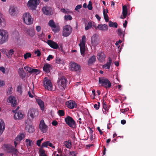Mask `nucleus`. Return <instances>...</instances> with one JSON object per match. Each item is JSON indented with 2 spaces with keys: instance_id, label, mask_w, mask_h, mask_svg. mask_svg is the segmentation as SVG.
Masks as SVG:
<instances>
[{
  "instance_id": "f257e3e1",
  "label": "nucleus",
  "mask_w": 156,
  "mask_h": 156,
  "mask_svg": "<svg viewBox=\"0 0 156 156\" xmlns=\"http://www.w3.org/2000/svg\"><path fill=\"white\" fill-rule=\"evenodd\" d=\"M99 83L104 87L106 89L110 88L112 86L110 81L106 78L100 77L99 78Z\"/></svg>"
},
{
  "instance_id": "f03ea898",
  "label": "nucleus",
  "mask_w": 156,
  "mask_h": 156,
  "mask_svg": "<svg viewBox=\"0 0 156 156\" xmlns=\"http://www.w3.org/2000/svg\"><path fill=\"white\" fill-rule=\"evenodd\" d=\"M8 34L7 31L0 30V44H2L8 41Z\"/></svg>"
},
{
  "instance_id": "7ed1b4c3",
  "label": "nucleus",
  "mask_w": 156,
  "mask_h": 156,
  "mask_svg": "<svg viewBox=\"0 0 156 156\" xmlns=\"http://www.w3.org/2000/svg\"><path fill=\"white\" fill-rule=\"evenodd\" d=\"M23 20L25 23L29 25L33 23V20H32L31 16L29 13H26L23 15Z\"/></svg>"
},
{
  "instance_id": "20e7f679",
  "label": "nucleus",
  "mask_w": 156,
  "mask_h": 156,
  "mask_svg": "<svg viewBox=\"0 0 156 156\" xmlns=\"http://www.w3.org/2000/svg\"><path fill=\"white\" fill-rule=\"evenodd\" d=\"M19 108V107L18 106L15 110H13L12 112L15 113L14 118L16 120H20L22 119L23 117V112L22 111H19L17 112Z\"/></svg>"
},
{
  "instance_id": "39448f33",
  "label": "nucleus",
  "mask_w": 156,
  "mask_h": 156,
  "mask_svg": "<svg viewBox=\"0 0 156 156\" xmlns=\"http://www.w3.org/2000/svg\"><path fill=\"white\" fill-rule=\"evenodd\" d=\"M3 147L5 151L7 153H16L18 152L17 149L15 148L13 146L10 145L4 144Z\"/></svg>"
},
{
  "instance_id": "423d86ee",
  "label": "nucleus",
  "mask_w": 156,
  "mask_h": 156,
  "mask_svg": "<svg viewBox=\"0 0 156 156\" xmlns=\"http://www.w3.org/2000/svg\"><path fill=\"white\" fill-rule=\"evenodd\" d=\"M72 29L69 25H67L63 27L62 31V35L66 37L68 36L71 33Z\"/></svg>"
},
{
  "instance_id": "0eeeda50",
  "label": "nucleus",
  "mask_w": 156,
  "mask_h": 156,
  "mask_svg": "<svg viewBox=\"0 0 156 156\" xmlns=\"http://www.w3.org/2000/svg\"><path fill=\"white\" fill-rule=\"evenodd\" d=\"M70 69L71 71L76 72L77 73L80 72L81 70V67L77 63L71 62L70 64Z\"/></svg>"
},
{
  "instance_id": "6e6552de",
  "label": "nucleus",
  "mask_w": 156,
  "mask_h": 156,
  "mask_svg": "<svg viewBox=\"0 0 156 156\" xmlns=\"http://www.w3.org/2000/svg\"><path fill=\"white\" fill-rule=\"evenodd\" d=\"M39 3V0H30L28 2L27 5L31 9L34 10Z\"/></svg>"
},
{
  "instance_id": "1a4fd4ad",
  "label": "nucleus",
  "mask_w": 156,
  "mask_h": 156,
  "mask_svg": "<svg viewBox=\"0 0 156 156\" xmlns=\"http://www.w3.org/2000/svg\"><path fill=\"white\" fill-rule=\"evenodd\" d=\"M65 121L66 123L71 127H74V126H75V122L73 118L70 116H68L65 118Z\"/></svg>"
},
{
  "instance_id": "9d476101",
  "label": "nucleus",
  "mask_w": 156,
  "mask_h": 156,
  "mask_svg": "<svg viewBox=\"0 0 156 156\" xmlns=\"http://www.w3.org/2000/svg\"><path fill=\"white\" fill-rule=\"evenodd\" d=\"M44 85L46 89L51 90L52 88V84L50 80L45 77L44 80Z\"/></svg>"
},
{
  "instance_id": "9b49d317",
  "label": "nucleus",
  "mask_w": 156,
  "mask_h": 156,
  "mask_svg": "<svg viewBox=\"0 0 156 156\" xmlns=\"http://www.w3.org/2000/svg\"><path fill=\"white\" fill-rule=\"evenodd\" d=\"M100 39L98 36L96 34H94L91 37V42L92 45L96 46L100 43Z\"/></svg>"
},
{
  "instance_id": "f8f14e48",
  "label": "nucleus",
  "mask_w": 156,
  "mask_h": 156,
  "mask_svg": "<svg viewBox=\"0 0 156 156\" xmlns=\"http://www.w3.org/2000/svg\"><path fill=\"white\" fill-rule=\"evenodd\" d=\"M42 11L43 13L47 15H51L53 13L52 8L47 6L43 7L42 8Z\"/></svg>"
},
{
  "instance_id": "ddd939ff",
  "label": "nucleus",
  "mask_w": 156,
  "mask_h": 156,
  "mask_svg": "<svg viewBox=\"0 0 156 156\" xmlns=\"http://www.w3.org/2000/svg\"><path fill=\"white\" fill-rule=\"evenodd\" d=\"M38 111L36 109L33 108L30 109L28 113V115L30 116L32 119H33L35 117L38 115Z\"/></svg>"
},
{
  "instance_id": "4468645a",
  "label": "nucleus",
  "mask_w": 156,
  "mask_h": 156,
  "mask_svg": "<svg viewBox=\"0 0 156 156\" xmlns=\"http://www.w3.org/2000/svg\"><path fill=\"white\" fill-rule=\"evenodd\" d=\"M39 128L43 133L46 132L48 129V126L45 125L44 120H42L41 121Z\"/></svg>"
},
{
  "instance_id": "2eb2a0df",
  "label": "nucleus",
  "mask_w": 156,
  "mask_h": 156,
  "mask_svg": "<svg viewBox=\"0 0 156 156\" xmlns=\"http://www.w3.org/2000/svg\"><path fill=\"white\" fill-rule=\"evenodd\" d=\"M66 105L67 107L71 109H73L77 107V105L75 102L72 100L67 101L66 102Z\"/></svg>"
},
{
  "instance_id": "dca6fc26",
  "label": "nucleus",
  "mask_w": 156,
  "mask_h": 156,
  "mask_svg": "<svg viewBox=\"0 0 156 156\" xmlns=\"http://www.w3.org/2000/svg\"><path fill=\"white\" fill-rule=\"evenodd\" d=\"M9 102L11 104L13 107H15L17 105V101L16 98L13 96H10L8 98Z\"/></svg>"
},
{
  "instance_id": "f3484780",
  "label": "nucleus",
  "mask_w": 156,
  "mask_h": 156,
  "mask_svg": "<svg viewBox=\"0 0 156 156\" xmlns=\"http://www.w3.org/2000/svg\"><path fill=\"white\" fill-rule=\"evenodd\" d=\"M95 29L103 31H107L108 29V27L106 24H98L97 26H96Z\"/></svg>"
},
{
  "instance_id": "a211bd4d",
  "label": "nucleus",
  "mask_w": 156,
  "mask_h": 156,
  "mask_svg": "<svg viewBox=\"0 0 156 156\" xmlns=\"http://www.w3.org/2000/svg\"><path fill=\"white\" fill-rule=\"evenodd\" d=\"M47 43L50 47L53 49H57L59 47L58 45L52 40H48Z\"/></svg>"
},
{
  "instance_id": "6ab92c4d",
  "label": "nucleus",
  "mask_w": 156,
  "mask_h": 156,
  "mask_svg": "<svg viewBox=\"0 0 156 156\" xmlns=\"http://www.w3.org/2000/svg\"><path fill=\"white\" fill-rule=\"evenodd\" d=\"M97 57L100 62H103L104 61L106 56L103 52L99 51Z\"/></svg>"
},
{
  "instance_id": "aec40b11",
  "label": "nucleus",
  "mask_w": 156,
  "mask_h": 156,
  "mask_svg": "<svg viewBox=\"0 0 156 156\" xmlns=\"http://www.w3.org/2000/svg\"><path fill=\"white\" fill-rule=\"evenodd\" d=\"M52 69L51 65L48 63L44 64L43 68V71L47 73H50V69Z\"/></svg>"
},
{
  "instance_id": "412c9836",
  "label": "nucleus",
  "mask_w": 156,
  "mask_h": 156,
  "mask_svg": "<svg viewBox=\"0 0 156 156\" xmlns=\"http://www.w3.org/2000/svg\"><path fill=\"white\" fill-rule=\"evenodd\" d=\"M127 13L128 11L126 6V5L123 6H122V13L123 16L121 15L120 17V18L121 19L125 18L127 16Z\"/></svg>"
},
{
  "instance_id": "4be33fe9",
  "label": "nucleus",
  "mask_w": 156,
  "mask_h": 156,
  "mask_svg": "<svg viewBox=\"0 0 156 156\" xmlns=\"http://www.w3.org/2000/svg\"><path fill=\"white\" fill-rule=\"evenodd\" d=\"M94 27L95 28L96 27L95 23L93 21H90L88 23L86 26H85V29L86 30H87L92 27Z\"/></svg>"
},
{
  "instance_id": "5701e85b",
  "label": "nucleus",
  "mask_w": 156,
  "mask_h": 156,
  "mask_svg": "<svg viewBox=\"0 0 156 156\" xmlns=\"http://www.w3.org/2000/svg\"><path fill=\"white\" fill-rule=\"evenodd\" d=\"M25 129L27 131L30 133H33L35 131L34 127L32 125H27L26 126Z\"/></svg>"
},
{
  "instance_id": "b1692460",
  "label": "nucleus",
  "mask_w": 156,
  "mask_h": 156,
  "mask_svg": "<svg viewBox=\"0 0 156 156\" xmlns=\"http://www.w3.org/2000/svg\"><path fill=\"white\" fill-rule=\"evenodd\" d=\"M96 61V57L94 55L92 56L88 59L87 63L88 65L90 66L94 63Z\"/></svg>"
},
{
  "instance_id": "393cba45",
  "label": "nucleus",
  "mask_w": 156,
  "mask_h": 156,
  "mask_svg": "<svg viewBox=\"0 0 156 156\" xmlns=\"http://www.w3.org/2000/svg\"><path fill=\"white\" fill-rule=\"evenodd\" d=\"M66 79L64 77H62L59 81V83H61V86L65 89L66 86Z\"/></svg>"
},
{
  "instance_id": "a878e982",
  "label": "nucleus",
  "mask_w": 156,
  "mask_h": 156,
  "mask_svg": "<svg viewBox=\"0 0 156 156\" xmlns=\"http://www.w3.org/2000/svg\"><path fill=\"white\" fill-rule=\"evenodd\" d=\"M108 59V62H107L106 64H104L103 66V68H106L107 69H109L110 66L112 63V58L109 57Z\"/></svg>"
},
{
  "instance_id": "bb28decb",
  "label": "nucleus",
  "mask_w": 156,
  "mask_h": 156,
  "mask_svg": "<svg viewBox=\"0 0 156 156\" xmlns=\"http://www.w3.org/2000/svg\"><path fill=\"white\" fill-rule=\"evenodd\" d=\"M5 129L4 122L2 119H0V135L2 134L5 130Z\"/></svg>"
},
{
  "instance_id": "cd10ccee",
  "label": "nucleus",
  "mask_w": 156,
  "mask_h": 156,
  "mask_svg": "<svg viewBox=\"0 0 156 156\" xmlns=\"http://www.w3.org/2000/svg\"><path fill=\"white\" fill-rule=\"evenodd\" d=\"M36 101L38 105L40 106L42 110L44 109V102L40 99H37Z\"/></svg>"
},
{
  "instance_id": "c85d7f7f",
  "label": "nucleus",
  "mask_w": 156,
  "mask_h": 156,
  "mask_svg": "<svg viewBox=\"0 0 156 156\" xmlns=\"http://www.w3.org/2000/svg\"><path fill=\"white\" fill-rule=\"evenodd\" d=\"M48 25L51 28L53 31H56V30L53 29L55 28L56 27V26L53 20H50L48 22Z\"/></svg>"
},
{
  "instance_id": "c756f323",
  "label": "nucleus",
  "mask_w": 156,
  "mask_h": 156,
  "mask_svg": "<svg viewBox=\"0 0 156 156\" xmlns=\"http://www.w3.org/2000/svg\"><path fill=\"white\" fill-rule=\"evenodd\" d=\"M79 45L80 47L81 54L83 56L85 55V44H79Z\"/></svg>"
},
{
  "instance_id": "7c9ffc66",
  "label": "nucleus",
  "mask_w": 156,
  "mask_h": 156,
  "mask_svg": "<svg viewBox=\"0 0 156 156\" xmlns=\"http://www.w3.org/2000/svg\"><path fill=\"white\" fill-rule=\"evenodd\" d=\"M24 72L23 68H20L19 69L18 73L21 78L23 79L25 77L24 75Z\"/></svg>"
},
{
  "instance_id": "2f4dec72",
  "label": "nucleus",
  "mask_w": 156,
  "mask_h": 156,
  "mask_svg": "<svg viewBox=\"0 0 156 156\" xmlns=\"http://www.w3.org/2000/svg\"><path fill=\"white\" fill-rule=\"evenodd\" d=\"M118 31L119 36L122 39L124 40V32L120 28L118 29Z\"/></svg>"
},
{
  "instance_id": "473e14b6",
  "label": "nucleus",
  "mask_w": 156,
  "mask_h": 156,
  "mask_svg": "<svg viewBox=\"0 0 156 156\" xmlns=\"http://www.w3.org/2000/svg\"><path fill=\"white\" fill-rule=\"evenodd\" d=\"M14 51L12 49H11L8 51V53L5 51V54L6 55V56L9 58L11 57L12 55L14 54Z\"/></svg>"
},
{
  "instance_id": "72a5a7b5",
  "label": "nucleus",
  "mask_w": 156,
  "mask_h": 156,
  "mask_svg": "<svg viewBox=\"0 0 156 156\" xmlns=\"http://www.w3.org/2000/svg\"><path fill=\"white\" fill-rule=\"evenodd\" d=\"M106 13L105 9H103V15L104 18L106 22H108L109 21V17L108 16L107 13L108 12V10L107 9H106Z\"/></svg>"
},
{
  "instance_id": "f704fd0d",
  "label": "nucleus",
  "mask_w": 156,
  "mask_h": 156,
  "mask_svg": "<svg viewBox=\"0 0 156 156\" xmlns=\"http://www.w3.org/2000/svg\"><path fill=\"white\" fill-rule=\"evenodd\" d=\"M64 144L65 146L68 148L70 149L71 147L72 143L71 140H69L64 141Z\"/></svg>"
},
{
  "instance_id": "c9c22d12",
  "label": "nucleus",
  "mask_w": 156,
  "mask_h": 156,
  "mask_svg": "<svg viewBox=\"0 0 156 156\" xmlns=\"http://www.w3.org/2000/svg\"><path fill=\"white\" fill-rule=\"evenodd\" d=\"M4 19L2 17V14L0 12V27L4 26Z\"/></svg>"
},
{
  "instance_id": "e433bc0d",
  "label": "nucleus",
  "mask_w": 156,
  "mask_h": 156,
  "mask_svg": "<svg viewBox=\"0 0 156 156\" xmlns=\"http://www.w3.org/2000/svg\"><path fill=\"white\" fill-rule=\"evenodd\" d=\"M109 26L110 27L117 28L118 27V24L116 22H113L111 21L109 22Z\"/></svg>"
},
{
  "instance_id": "4c0bfd02",
  "label": "nucleus",
  "mask_w": 156,
  "mask_h": 156,
  "mask_svg": "<svg viewBox=\"0 0 156 156\" xmlns=\"http://www.w3.org/2000/svg\"><path fill=\"white\" fill-rule=\"evenodd\" d=\"M16 10V8L14 6H12L10 7L9 10V13L11 15H12V14L15 12Z\"/></svg>"
},
{
  "instance_id": "58836bf2",
  "label": "nucleus",
  "mask_w": 156,
  "mask_h": 156,
  "mask_svg": "<svg viewBox=\"0 0 156 156\" xmlns=\"http://www.w3.org/2000/svg\"><path fill=\"white\" fill-rule=\"evenodd\" d=\"M24 137V135L23 134H21L16 138L15 140L20 141Z\"/></svg>"
},
{
  "instance_id": "ea45409f",
  "label": "nucleus",
  "mask_w": 156,
  "mask_h": 156,
  "mask_svg": "<svg viewBox=\"0 0 156 156\" xmlns=\"http://www.w3.org/2000/svg\"><path fill=\"white\" fill-rule=\"evenodd\" d=\"M39 153L40 156H47L45 153V151L43 149L40 148L39 150Z\"/></svg>"
},
{
  "instance_id": "a19ab883",
  "label": "nucleus",
  "mask_w": 156,
  "mask_h": 156,
  "mask_svg": "<svg viewBox=\"0 0 156 156\" xmlns=\"http://www.w3.org/2000/svg\"><path fill=\"white\" fill-rule=\"evenodd\" d=\"M17 92L19 93L20 95H21L22 91V87L20 85H18L17 86L16 90Z\"/></svg>"
},
{
  "instance_id": "79ce46f5",
  "label": "nucleus",
  "mask_w": 156,
  "mask_h": 156,
  "mask_svg": "<svg viewBox=\"0 0 156 156\" xmlns=\"http://www.w3.org/2000/svg\"><path fill=\"white\" fill-rule=\"evenodd\" d=\"M64 19L66 21L68 20H71L72 19V17L71 16L69 15H65L64 16Z\"/></svg>"
},
{
  "instance_id": "37998d69",
  "label": "nucleus",
  "mask_w": 156,
  "mask_h": 156,
  "mask_svg": "<svg viewBox=\"0 0 156 156\" xmlns=\"http://www.w3.org/2000/svg\"><path fill=\"white\" fill-rule=\"evenodd\" d=\"M58 115L60 116H63L65 115L64 111L63 110H59L58 112Z\"/></svg>"
},
{
  "instance_id": "c03bdc74",
  "label": "nucleus",
  "mask_w": 156,
  "mask_h": 156,
  "mask_svg": "<svg viewBox=\"0 0 156 156\" xmlns=\"http://www.w3.org/2000/svg\"><path fill=\"white\" fill-rule=\"evenodd\" d=\"M40 72L39 70L37 69H32L31 73L38 74Z\"/></svg>"
},
{
  "instance_id": "a18cd8bd",
  "label": "nucleus",
  "mask_w": 156,
  "mask_h": 156,
  "mask_svg": "<svg viewBox=\"0 0 156 156\" xmlns=\"http://www.w3.org/2000/svg\"><path fill=\"white\" fill-rule=\"evenodd\" d=\"M86 37L85 35H83L82 37V40L80 41V44H85L86 43Z\"/></svg>"
},
{
  "instance_id": "49530a36",
  "label": "nucleus",
  "mask_w": 156,
  "mask_h": 156,
  "mask_svg": "<svg viewBox=\"0 0 156 156\" xmlns=\"http://www.w3.org/2000/svg\"><path fill=\"white\" fill-rule=\"evenodd\" d=\"M31 54L30 53H27L24 54V57L25 59H27L28 58L31 57Z\"/></svg>"
},
{
  "instance_id": "de8ad7c7",
  "label": "nucleus",
  "mask_w": 156,
  "mask_h": 156,
  "mask_svg": "<svg viewBox=\"0 0 156 156\" xmlns=\"http://www.w3.org/2000/svg\"><path fill=\"white\" fill-rule=\"evenodd\" d=\"M24 69L26 71L28 72L29 73H31L32 69L31 67H30L28 66H26L24 67Z\"/></svg>"
},
{
  "instance_id": "09e8293b",
  "label": "nucleus",
  "mask_w": 156,
  "mask_h": 156,
  "mask_svg": "<svg viewBox=\"0 0 156 156\" xmlns=\"http://www.w3.org/2000/svg\"><path fill=\"white\" fill-rule=\"evenodd\" d=\"M56 62L58 64H62L63 61L59 57H56Z\"/></svg>"
},
{
  "instance_id": "8fccbe9b",
  "label": "nucleus",
  "mask_w": 156,
  "mask_h": 156,
  "mask_svg": "<svg viewBox=\"0 0 156 156\" xmlns=\"http://www.w3.org/2000/svg\"><path fill=\"white\" fill-rule=\"evenodd\" d=\"M61 10L62 12L65 14H68L71 13V12H70L68 9H65L63 8Z\"/></svg>"
},
{
  "instance_id": "3c124183",
  "label": "nucleus",
  "mask_w": 156,
  "mask_h": 156,
  "mask_svg": "<svg viewBox=\"0 0 156 156\" xmlns=\"http://www.w3.org/2000/svg\"><path fill=\"white\" fill-rule=\"evenodd\" d=\"M48 143H49V141L44 142L42 144L41 147H47L48 146Z\"/></svg>"
},
{
  "instance_id": "603ef678",
  "label": "nucleus",
  "mask_w": 156,
  "mask_h": 156,
  "mask_svg": "<svg viewBox=\"0 0 156 156\" xmlns=\"http://www.w3.org/2000/svg\"><path fill=\"white\" fill-rule=\"evenodd\" d=\"M26 142H28V145L29 146H31L33 143L32 140H30L29 139H27L26 140Z\"/></svg>"
},
{
  "instance_id": "864d4df0",
  "label": "nucleus",
  "mask_w": 156,
  "mask_h": 156,
  "mask_svg": "<svg viewBox=\"0 0 156 156\" xmlns=\"http://www.w3.org/2000/svg\"><path fill=\"white\" fill-rule=\"evenodd\" d=\"M88 9L89 10H91L92 9V3L91 1H90L89 2V4L87 6Z\"/></svg>"
},
{
  "instance_id": "5fc2aeb1",
  "label": "nucleus",
  "mask_w": 156,
  "mask_h": 156,
  "mask_svg": "<svg viewBox=\"0 0 156 156\" xmlns=\"http://www.w3.org/2000/svg\"><path fill=\"white\" fill-rule=\"evenodd\" d=\"M43 140V138H42L41 139L38 140L37 141L36 144L38 147L41 146V142Z\"/></svg>"
},
{
  "instance_id": "6e6d98bb",
  "label": "nucleus",
  "mask_w": 156,
  "mask_h": 156,
  "mask_svg": "<svg viewBox=\"0 0 156 156\" xmlns=\"http://www.w3.org/2000/svg\"><path fill=\"white\" fill-rule=\"evenodd\" d=\"M103 109L104 110H108V106L105 103V102H104V100H103Z\"/></svg>"
},
{
  "instance_id": "4d7b16f0",
  "label": "nucleus",
  "mask_w": 156,
  "mask_h": 156,
  "mask_svg": "<svg viewBox=\"0 0 156 156\" xmlns=\"http://www.w3.org/2000/svg\"><path fill=\"white\" fill-rule=\"evenodd\" d=\"M12 88L11 87L8 88L7 92L8 94H11L12 93Z\"/></svg>"
},
{
  "instance_id": "13d9d810",
  "label": "nucleus",
  "mask_w": 156,
  "mask_h": 156,
  "mask_svg": "<svg viewBox=\"0 0 156 156\" xmlns=\"http://www.w3.org/2000/svg\"><path fill=\"white\" fill-rule=\"evenodd\" d=\"M34 53L35 54H37V56L39 57L41 55V52L38 49H37V51H35Z\"/></svg>"
},
{
  "instance_id": "bf43d9fd",
  "label": "nucleus",
  "mask_w": 156,
  "mask_h": 156,
  "mask_svg": "<svg viewBox=\"0 0 156 156\" xmlns=\"http://www.w3.org/2000/svg\"><path fill=\"white\" fill-rule=\"evenodd\" d=\"M82 7V5H77L75 7V10L76 11L80 9Z\"/></svg>"
},
{
  "instance_id": "052dcab7",
  "label": "nucleus",
  "mask_w": 156,
  "mask_h": 156,
  "mask_svg": "<svg viewBox=\"0 0 156 156\" xmlns=\"http://www.w3.org/2000/svg\"><path fill=\"white\" fill-rule=\"evenodd\" d=\"M53 58V56L51 55H48V57L47 60L48 61H50L51 59H52Z\"/></svg>"
},
{
  "instance_id": "680f3d73",
  "label": "nucleus",
  "mask_w": 156,
  "mask_h": 156,
  "mask_svg": "<svg viewBox=\"0 0 156 156\" xmlns=\"http://www.w3.org/2000/svg\"><path fill=\"white\" fill-rule=\"evenodd\" d=\"M129 110L128 108H126L124 109H120V111L123 113H125L127 111Z\"/></svg>"
},
{
  "instance_id": "e2e57ef3",
  "label": "nucleus",
  "mask_w": 156,
  "mask_h": 156,
  "mask_svg": "<svg viewBox=\"0 0 156 156\" xmlns=\"http://www.w3.org/2000/svg\"><path fill=\"white\" fill-rule=\"evenodd\" d=\"M0 70L2 71L3 73H5V69L4 67L3 66L0 67Z\"/></svg>"
},
{
  "instance_id": "0e129e2a",
  "label": "nucleus",
  "mask_w": 156,
  "mask_h": 156,
  "mask_svg": "<svg viewBox=\"0 0 156 156\" xmlns=\"http://www.w3.org/2000/svg\"><path fill=\"white\" fill-rule=\"evenodd\" d=\"M41 30V27L40 26H36V30H37V32H40Z\"/></svg>"
},
{
  "instance_id": "69168bd1",
  "label": "nucleus",
  "mask_w": 156,
  "mask_h": 156,
  "mask_svg": "<svg viewBox=\"0 0 156 156\" xmlns=\"http://www.w3.org/2000/svg\"><path fill=\"white\" fill-rule=\"evenodd\" d=\"M52 124L53 126H56L58 124V122L56 120H54L52 121Z\"/></svg>"
},
{
  "instance_id": "338daca9",
  "label": "nucleus",
  "mask_w": 156,
  "mask_h": 156,
  "mask_svg": "<svg viewBox=\"0 0 156 156\" xmlns=\"http://www.w3.org/2000/svg\"><path fill=\"white\" fill-rule=\"evenodd\" d=\"M28 34L31 36H33L34 35V33L33 31L30 30V32Z\"/></svg>"
},
{
  "instance_id": "774afa93",
  "label": "nucleus",
  "mask_w": 156,
  "mask_h": 156,
  "mask_svg": "<svg viewBox=\"0 0 156 156\" xmlns=\"http://www.w3.org/2000/svg\"><path fill=\"white\" fill-rule=\"evenodd\" d=\"M5 85V83L4 81L0 80V87H2Z\"/></svg>"
}]
</instances>
